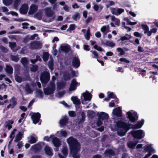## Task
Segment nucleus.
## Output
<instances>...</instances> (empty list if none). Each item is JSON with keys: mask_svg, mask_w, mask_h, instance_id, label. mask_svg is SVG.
<instances>
[{"mask_svg": "<svg viewBox=\"0 0 158 158\" xmlns=\"http://www.w3.org/2000/svg\"><path fill=\"white\" fill-rule=\"evenodd\" d=\"M57 132V133L59 134V136L60 137H66L67 136V133L65 131L61 130L60 131H58Z\"/></svg>", "mask_w": 158, "mask_h": 158, "instance_id": "f704fd0d", "label": "nucleus"}, {"mask_svg": "<svg viewBox=\"0 0 158 158\" xmlns=\"http://www.w3.org/2000/svg\"><path fill=\"white\" fill-rule=\"evenodd\" d=\"M29 141L31 143H35L37 141V138L31 136L29 138Z\"/></svg>", "mask_w": 158, "mask_h": 158, "instance_id": "58836bf2", "label": "nucleus"}, {"mask_svg": "<svg viewBox=\"0 0 158 158\" xmlns=\"http://www.w3.org/2000/svg\"><path fill=\"white\" fill-rule=\"evenodd\" d=\"M115 130H117L118 134L121 136H124L130 129L131 125L124 122L119 121L116 123Z\"/></svg>", "mask_w": 158, "mask_h": 158, "instance_id": "f03ea898", "label": "nucleus"}, {"mask_svg": "<svg viewBox=\"0 0 158 158\" xmlns=\"http://www.w3.org/2000/svg\"><path fill=\"white\" fill-rule=\"evenodd\" d=\"M61 50L65 52H68L70 50V47L68 45H61L60 46Z\"/></svg>", "mask_w": 158, "mask_h": 158, "instance_id": "c756f323", "label": "nucleus"}, {"mask_svg": "<svg viewBox=\"0 0 158 158\" xmlns=\"http://www.w3.org/2000/svg\"><path fill=\"white\" fill-rule=\"evenodd\" d=\"M111 19V21L114 22L116 25L118 26H119L120 21L118 19L116 18L114 16H112Z\"/></svg>", "mask_w": 158, "mask_h": 158, "instance_id": "72a5a7b5", "label": "nucleus"}, {"mask_svg": "<svg viewBox=\"0 0 158 158\" xmlns=\"http://www.w3.org/2000/svg\"><path fill=\"white\" fill-rule=\"evenodd\" d=\"M37 96L40 98H42L43 96V93L42 91L38 90L36 92Z\"/></svg>", "mask_w": 158, "mask_h": 158, "instance_id": "5fc2aeb1", "label": "nucleus"}, {"mask_svg": "<svg viewBox=\"0 0 158 158\" xmlns=\"http://www.w3.org/2000/svg\"><path fill=\"white\" fill-rule=\"evenodd\" d=\"M124 20L127 21L128 25H133L137 24L136 22H131L128 19L124 18Z\"/></svg>", "mask_w": 158, "mask_h": 158, "instance_id": "79ce46f5", "label": "nucleus"}, {"mask_svg": "<svg viewBox=\"0 0 158 158\" xmlns=\"http://www.w3.org/2000/svg\"><path fill=\"white\" fill-rule=\"evenodd\" d=\"M23 135V133L19 132L15 137V141L17 142L20 140L22 137Z\"/></svg>", "mask_w": 158, "mask_h": 158, "instance_id": "e433bc0d", "label": "nucleus"}, {"mask_svg": "<svg viewBox=\"0 0 158 158\" xmlns=\"http://www.w3.org/2000/svg\"><path fill=\"white\" fill-rule=\"evenodd\" d=\"M43 15V13L42 11H39L34 15V17L39 20L42 19Z\"/></svg>", "mask_w": 158, "mask_h": 158, "instance_id": "c85d7f7f", "label": "nucleus"}, {"mask_svg": "<svg viewBox=\"0 0 158 158\" xmlns=\"http://www.w3.org/2000/svg\"><path fill=\"white\" fill-rule=\"evenodd\" d=\"M53 60L52 59H51L48 62V66L50 69L52 71L53 70Z\"/></svg>", "mask_w": 158, "mask_h": 158, "instance_id": "37998d69", "label": "nucleus"}, {"mask_svg": "<svg viewBox=\"0 0 158 158\" xmlns=\"http://www.w3.org/2000/svg\"><path fill=\"white\" fill-rule=\"evenodd\" d=\"M90 52H92L94 56H92V57L93 58H96L98 56V54L96 51H90Z\"/></svg>", "mask_w": 158, "mask_h": 158, "instance_id": "69168bd1", "label": "nucleus"}, {"mask_svg": "<svg viewBox=\"0 0 158 158\" xmlns=\"http://www.w3.org/2000/svg\"><path fill=\"white\" fill-rule=\"evenodd\" d=\"M56 79L55 76H53L52 77V80L49 84L48 87L44 89V92L45 94L49 95L53 93L56 90L55 84L54 81Z\"/></svg>", "mask_w": 158, "mask_h": 158, "instance_id": "7ed1b4c3", "label": "nucleus"}, {"mask_svg": "<svg viewBox=\"0 0 158 158\" xmlns=\"http://www.w3.org/2000/svg\"><path fill=\"white\" fill-rule=\"evenodd\" d=\"M102 121H103L102 120L99 119V118H98V120L96 123V124L98 126H100L102 125Z\"/></svg>", "mask_w": 158, "mask_h": 158, "instance_id": "774afa93", "label": "nucleus"}, {"mask_svg": "<svg viewBox=\"0 0 158 158\" xmlns=\"http://www.w3.org/2000/svg\"><path fill=\"white\" fill-rule=\"evenodd\" d=\"M131 36L130 35L126 34V36L122 37L120 38V40L122 41L127 40L130 39Z\"/></svg>", "mask_w": 158, "mask_h": 158, "instance_id": "8fccbe9b", "label": "nucleus"}, {"mask_svg": "<svg viewBox=\"0 0 158 158\" xmlns=\"http://www.w3.org/2000/svg\"><path fill=\"white\" fill-rule=\"evenodd\" d=\"M143 29L144 31V33H147L149 30V27L147 25H142Z\"/></svg>", "mask_w": 158, "mask_h": 158, "instance_id": "4d7b16f0", "label": "nucleus"}, {"mask_svg": "<svg viewBox=\"0 0 158 158\" xmlns=\"http://www.w3.org/2000/svg\"><path fill=\"white\" fill-rule=\"evenodd\" d=\"M112 114L117 116H121V107H119L117 108L114 109L113 110Z\"/></svg>", "mask_w": 158, "mask_h": 158, "instance_id": "412c9836", "label": "nucleus"}, {"mask_svg": "<svg viewBox=\"0 0 158 158\" xmlns=\"http://www.w3.org/2000/svg\"><path fill=\"white\" fill-rule=\"evenodd\" d=\"M49 55L47 52H45L43 53V58L44 61H47L48 59Z\"/></svg>", "mask_w": 158, "mask_h": 158, "instance_id": "49530a36", "label": "nucleus"}, {"mask_svg": "<svg viewBox=\"0 0 158 158\" xmlns=\"http://www.w3.org/2000/svg\"><path fill=\"white\" fill-rule=\"evenodd\" d=\"M40 79L43 86H44L50 79L49 73L47 72L42 73L41 74Z\"/></svg>", "mask_w": 158, "mask_h": 158, "instance_id": "39448f33", "label": "nucleus"}, {"mask_svg": "<svg viewBox=\"0 0 158 158\" xmlns=\"http://www.w3.org/2000/svg\"><path fill=\"white\" fill-rule=\"evenodd\" d=\"M100 31L103 33L104 35H106L107 33L110 31L109 25L102 26L100 29Z\"/></svg>", "mask_w": 158, "mask_h": 158, "instance_id": "aec40b11", "label": "nucleus"}, {"mask_svg": "<svg viewBox=\"0 0 158 158\" xmlns=\"http://www.w3.org/2000/svg\"><path fill=\"white\" fill-rule=\"evenodd\" d=\"M117 51L119 52V54L120 55H123L125 54V52L123 50L120 48H118L117 49Z\"/></svg>", "mask_w": 158, "mask_h": 158, "instance_id": "bf43d9fd", "label": "nucleus"}, {"mask_svg": "<svg viewBox=\"0 0 158 158\" xmlns=\"http://www.w3.org/2000/svg\"><path fill=\"white\" fill-rule=\"evenodd\" d=\"M87 116L89 118H92L94 116V112L90 111H88Z\"/></svg>", "mask_w": 158, "mask_h": 158, "instance_id": "0e129e2a", "label": "nucleus"}, {"mask_svg": "<svg viewBox=\"0 0 158 158\" xmlns=\"http://www.w3.org/2000/svg\"><path fill=\"white\" fill-rule=\"evenodd\" d=\"M94 48L96 49V50L99 51H102L103 50L102 48L100 47H99L97 45H95L94 46Z\"/></svg>", "mask_w": 158, "mask_h": 158, "instance_id": "338daca9", "label": "nucleus"}, {"mask_svg": "<svg viewBox=\"0 0 158 158\" xmlns=\"http://www.w3.org/2000/svg\"><path fill=\"white\" fill-rule=\"evenodd\" d=\"M54 137L53 135H50V137L48 136H45L44 137V140H46L47 141H50V139H52L53 137Z\"/></svg>", "mask_w": 158, "mask_h": 158, "instance_id": "e2e57ef3", "label": "nucleus"}, {"mask_svg": "<svg viewBox=\"0 0 158 158\" xmlns=\"http://www.w3.org/2000/svg\"><path fill=\"white\" fill-rule=\"evenodd\" d=\"M111 13L114 15H118L122 13L124 11V10L122 8L116 9L114 8H111L110 9Z\"/></svg>", "mask_w": 158, "mask_h": 158, "instance_id": "f8f14e48", "label": "nucleus"}, {"mask_svg": "<svg viewBox=\"0 0 158 158\" xmlns=\"http://www.w3.org/2000/svg\"><path fill=\"white\" fill-rule=\"evenodd\" d=\"M67 142L69 145L70 153L73 158H80V155L78 153L81 148L80 143L77 140L71 136L67 139Z\"/></svg>", "mask_w": 158, "mask_h": 158, "instance_id": "f257e3e1", "label": "nucleus"}, {"mask_svg": "<svg viewBox=\"0 0 158 158\" xmlns=\"http://www.w3.org/2000/svg\"><path fill=\"white\" fill-rule=\"evenodd\" d=\"M61 153L62 155L61 154H59V156L60 158H65L68 155V148L66 147H63L62 151Z\"/></svg>", "mask_w": 158, "mask_h": 158, "instance_id": "f3484780", "label": "nucleus"}, {"mask_svg": "<svg viewBox=\"0 0 158 158\" xmlns=\"http://www.w3.org/2000/svg\"><path fill=\"white\" fill-rule=\"evenodd\" d=\"M98 114L99 119H101L103 121L104 120L105 122H107V120L109 117L108 115L107 114L103 112H101L100 113H98Z\"/></svg>", "mask_w": 158, "mask_h": 158, "instance_id": "ddd939ff", "label": "nucleus"}, {"mask_svg": "<svg viewBox=\"0 0 158 158\" xmlns=\"http://www.w3.org/2000/svg\"><path fill=\"white\" fill-rule=\"evenodd\" d=\"M65 84L63 82H59L57 84V89L58 90L60 89L64 86Z\"/></svg>", "mask_w": 158, "mask_h": 158, "instance_id": "c03bdc74", "label": "nucleus"}, {"mask_svg": "<svg viewBox=\"0 0 158 158\" xmlns=\"http://www.w3.org/2000/svg\"><path fill=\"white\" fill-rule=\"evenodd\" d=\"M16 46V43L15 42H9V46L11 50H13V52L14 51L13 50L14 48H15Z\"/></svg>", "mask_w": 158, "mask_h": 158, "instance_id": "a18cd8bd", "label": "nucleus"}, {"mask_svg": "<svg viewBox=\"0 0 158 158\" xmlns=\"http://www.w3.org/2000/svg\"><path fill=\"white\" fill-rule=\"evenodd\" d=\"M44 150L46 153L48 155L52 156V148L48 146H46Z\"/></svg>", "mask_w": 158, "mask_h": 158, "instance_id": "473e14b6", "label": "nucleus"}, {"mask_svg": "<svg viewBox=\"0 0 158 158\" xmlns=\"http://www.w3.org/2000/svg\"><path fill=\"white\" fill-rule=\"evenodd\" d=\"M92 95L88 92L82 93L81 96V99L82 104H86L87 101H90L92 98Z\"/></svg>", "mask_w": 158, "mask_h": 158, "instance_id": "423d86ee", "label": "nucleus"}, {"mask_svg": "<svg viewBox=\"0 0 158 158\" xmlns=\"http://www.w3.org/2000/svg\"><path fill=\"white\" fill-rule=\"evenodd\" d=\"M130 133L134 138L138 139L143 138L145 135L144 131L141 130L133 131Z\"/></svg>", "mask_w": 158, "mask_h": 158, "instance_id": "20e7f679", "label": "nucleus"}, {"mask_svg": "<svg viewBox=\"0 0 158 158\" xmlns=\"http://www.w3.org/2000/svg\"><path fill=\"white\" fill-rule=\"evenodd\" d=\"M13 123V121L12 120H10L7 122H6L4 124V126L6 128H7L8 130H10L12 128V126L11 125Z\"/></svg>", "mask_w": 158, "mask_h": 158, "instance_id": "7c9ffc66", "label": "nucleus"}, {"mask_svg": "<svg viewBox=\"0 0 158 158\" xmlns=\"http://www.w3.org/2000/svg\"><path fill=\"white\" fill-rule=\"evenodd\" d=\"M144 121L143 119L139 121L135 124L133 126L132 128L135 129L141 128L144 124Z\"/></svg>", "mask_w": 158, "mask_h": 158, "instance_id": "4be33fe9", "label": "nucleus"}, {"mask_svg": "<svg viewBox=\"0 0 158 158\" xmlns=\"http://www.w3.org/2000/svg\"><path fill=\"white\" fill-rule=\"evenodd\" d=\"M15 79L16 81L19 82L20 83L22 81V79L20 76L17 75H15Z\"/></svg>", "mask_w": 158, "mask_h": 158, "instance_id": "603ef678", "label": "nucleus"}, {"mask_svg": "<svg viewBox=\"0 0 158 158\" xmlns=\"http://www.w3.org/2000/svg\"><path fill=\"white\" fill-rule=\"evenodd\" d=\"M42 44L39 41H34L30 45V48L32 49H39L41 48Z\"/></svg>", "mask_w": 158, "mask_h": 158, "instance_id": "1a4fd4ad", "label": "nucleus"}, {"mask_svg": "<svg viewBox=\"0 0 158 158\" xmlns=\"http://www.w3.org/2000/svg\"><path fill=\"white\" fill-rule=\"evenodd\" d=\"M35 85L33 84L30 85L27 84L25 88V90L28 94H31L35 90Z\"/></svg>", "mask_w": 158, "mask_h": 158, "instance_id": "4468645a", "label": "nucleus"}, {"mask_svg": "<svg viewBox=\"0 0 158 158\" xmlns=\"http://www.w3.org/2000/svg\"><path fill=\"white\" fill-rule=\"evenodd\" d=\"M11 60L15 62H17L19 60V58L18 56H15L11 55Z\"/></svg>", "mask_w": 158, "mask_h": 158, "instance_id": "3c124183", "label": "nucleus"}, {"mask_svg": "<svg viewBox=\"0 0 158 158\" xmlns=\"http://www.w3.org/2000/svg\"><path fill=\"white\" fill-rule=\"evenodd\" d=\"M42 144V143L35 144L33 145L32 147V148L35 151H37L41 149L42 147L41 145Z\"/></svg>", "mask_w": 158, "mask_h": 158, "instance_id": "2f4dec72", "label": "nucleus"}, {"mask_svg": "<svg viewBox=\"0 0 158 158\" xmlns=\"http://www.w3.org/2000/svg\"><path fill=\"white\" fill-rule=\"evenodd\" d=\"M40 114L39 113H32L31 115V118L33 123L34 124L38 123L40 120Z\"/></svg>", "mask_w": 158, "mask_h": 158, "instance_id": "9b49d317", "label": "nucleus"}, {"mask_svg": "<svg viewBox=\"0 0 158 158\" xmlns=\"http://www.w3.org/2000/svg\"><path fill=\"white\" fill-rule=\"evenodd\" d=\"M38 69V66L36 65H32L31 67V71L35 72Z\"/></svg>", "mask_w": 158, "mask_h": 158, "instance_id": "052dcab7", "label": "nucleus"}, {"mask_svg": "<svg viewBox=\"0 0 158 158\" xmlns=\"http://www.w3.org/2000/svg\"><path fill=\"white\" fill-rule=\"evenodd\" d=\"M41 60V59L40 58V56H36V59L34 60H31V61L32 63H35L37 61H40Z\"/></svg>", "mask_w": 158, "mask_h": 158, "instance_id": "680f3d73", "label": "nucleus"}, {"mask_svg": "<svg viewBox=\"0 0 158 158\" xmlns=\"http://www.w3.org/2000/svg\"><path fill=\"white\" fill-rule=\"evenodd\" d=\"M116 96L113 93L108 92L107 97L104 99V100L106 101H108L111 98H115Z\"/></svg>", "mask_w": 158, "mask_h": 158, "instance_id": "bb28decb", "label": "nucleus"}, {"mask_svg": "<svg viewBox=\"0 0 158 158\" xmlns=\"http://www.w3.org/2000/svg\"><path fill=\"white\" fill-rule=\"evenodd\" d=\"M127 118L131 122L134 123L138 119L137 113L133 110H131L127 113Z\"/></svg>", "mask_w": 158, "mask_h": 158, "instance_id": "6e6552de", "label": "nucleus"}, {"mask_svg": "<svg viewBox=\"0 0 158 158\" xmlns=\"http://www.w3.org/2000/svg\"><path fill=\"white\" fill-rule=\"evenodd\" d=\"M137 143L138 142H137L135 143H134L133 142H130L127 143V144L129 148L131 149H133L135 148Z\"/></svg>", "mask_w": 158, "mask_h": 158, "instance_id": "a19ab883", "label": "nucleus"}, {"mask_svg": "<svg viewBox=\"0 0 158 158\" xmlns=\"http://www.w3.org/2000/svg\"><path fill=\"white\" fill-rule=\"evenodd\" d=\"M10 103L7 106V108L8 109L13 108L17 103L16 99L15 97H13L10 99Z\"/></svg>", "mask_w": 158, "mask_h": 158, "instance_id": "dca6fc26", "label": "nucleus"}, {"mask_svg": "<svg viewBox=\"0 0 158 158\" xmlns=\"http://www.w3.org/2000/svg\"><path fill=\"white\" fill-rule=\"evenodd\" d=\"M45 14L48 17H51L52 15V13L51 11V8L47 7L44 9Z\"/></svg>", "mask_w": 158, "mask_h": 158, "instance_id": "393cba45", "label": "nucleus"}, {"mask_svg": "<svg viewBox=\"0 0 158 158\" xmlns=\"http://www.w3.org/2000/svg\"><path fill=\"white\" fill-rule=\"evenodd\" d=\"M52 142L55 147H59L60 144L59 139L54 135L52 139Z\"/></svg>", "mask_w": 158, "mask_h": 158, "instance_id": "5701e85b", "label": "nucleus"}, {"mask_svg": "<svg viewBox=\"0 0 158 158\" xmlns=\"http://www.w3.org/2000/svg\"><path fill=\"white\" fill-rule=\"evenodd\" d=\"M77 85V82L75 80H73L69 88V91H73L75 90Z\"/></svg>", "mask_w": 158, "mask_h": 158, "instance_id": "6ab92c4d", "label": "nucleus"}, {"mask_svg": "<svg viewBox=\"0 0 158 158\" xmlns=\"http://www.w3.org/2000/svg\"><path fill=\"white\" fill-rule=\"evenodd\" d=\"M3 2L5 5L7 6L12 3V0H3Z\"/></svg>", "mask_w": 158, "mask_h": 158, "instance_id": "09e8293b", "label": "nucleus"}, {"mask_svg": "<svg viewBox=\"0 0 158 158\" xmlns=\"http://www.w3.org/2000/svg\"><path fill=\"white\" fill-rule=\"evenodd\" d=\"M28 62L27 59L26 58H23L21 59V62L24 66L27 65L28 63Z\"/></svg>", "mask_w": 158, "mask_h": 158, "instance_id": "de8ad7c7", "label": "nucleus"}, {"mask_svg": "<svg viewBox=\"0 0 158 158\" xmlns=\"http://www.w3.org/2000/svg\"><path fill=\"white\" fill-rule=\"evenodd\" d=\"M5 70L6 72L9 74H11L13 73V69L12 67L9 65L6 66Z\"/></svg>", "mask_w": 158, "mask_h": 158, "instance_id": "c9c22d12", "label": "nucleus"}, {"mask_svg": "<svg viewBox=\"0 0 158 158\" xmlns=\"http://www.w3.org/2000/svg\"><path fill=\"white\" fill-rule=\"evenodd\" d=\"M144 149L145 152H148L149 153L146 155L143 158H148L151 155L152 153H154L156 152L151 144L146 145L144 147Z\"/></svg>", "mask_w": 158, "mask_h": 158, "instance_id": "0eeeda50", "label": "nucleus"}, {"mask_svg": "<svg viewBox=\"0 0 158 158\" xmlns=\"http://www.w3.org/2000/svg\"><path fill=\"white\" fill-rule=\"evenodd\" d=\"M71 100L76 106L79 105L81 104L80 99L76 96L72 97L71 98Z\"/></svg>", "mask_w": 158, "mask_h": 158, "instance_id": "b1692460", "label": "nucleus"}, {"mask_svg": "<svg viewBox=\"0 0 158 158\" xmlns=\"http://www.w3.org/2000/svg\"><path fill=\"white\" fill-rule=\"evenodd\" d=\"M102 2L105 4L107 8H108L110 6L114 4V2L110 0H103Z\"/></svg>", "mask_w": 158, "mask_h": 158, "instance_id": "a878e982", "label": "nucleus"}, {"mask_svg": "<svg viewBox=\"0 0 158 158\" xmlns=\"http://www.w3.org/2000/svg\"><path fill=\"white\" fill-rule=\"evenodd\" d=\"M72 64L73 66L75 68H77L79 67L80 62L77 55H75L73 57Z\"/></svg>", "mask_w": 158, "mask_h": 158, "instance_id": "9d476101", "label": "nucleus"}, {"mask_svg": "<svg viewBox=\"0 0 158 158\" xmlns=\"http://www.w3.org/2000/svg\"><path fill=\"white\" fill-rule=\"evenodd\" d=\"M106 44L108 46L113 47L114 46L115 44L112 41H108L106 42Z\"/></svg>", "mask_w": 158, "mask_h": 158, "instance_id": "864d4df0", "label": "nucleus"}, {"mask_svg": "<svg viewBox=\"0 0 158 158\" xmlns=\"http://www.w3.org/2000/svg\"><path fill=\"white\" fill-rule=\"evenodd\" d=\"M28 9V6L27 4H23L19 10L20 12L23 14L27 13Z\"/></svg>", "mask_w": 158, "mask_h": 158, "instance_id": "a211bd4d", "label": "nucleus"}, {"mask_svg": "<svg viewBox=\"0 0 158 158\" xmlns=\"http://www.w3.org/2000/svg\"><path fill=\"white\" fill-rule=\"evenodd\" d=\"M90 29H88L86 34H85L84 35V37L85 39L87 40H89L91 34L90 33Z\"/></svg>", "mask_w": 158, "mask_h": 158, "instance_id": "ea45409f", "label": "nucleus"}, {"mask_svg": "<svg viewBox=\"0 0 158 158\" xmlns=\"http://www.w3.org/2000/svg\"><path fill=\"white\" fill-rule=\"evenodd\" d=\"M64 79L66 80H68L70 79L71 77L69 73H66L64 75Z\"/></svg>", "mask_w": 158, "mask_h": 158, "instance_id": "6e6d98bb", "label": "nucleus"}, {"mask_svg": "<svg viewBox=\"0 0 158 158\" xmlns=\"http://www.w3.org/2000/svg\"><path fill=\"white\" fill-rule=\"evenodd\" d=\"M104 154L105 156L113 155L114 154V152L111 149L106 150Z\"/></svg>", "mask_w": 158, "mask_h": 158, "instance_id": "4c0bfd02", "label": "nucleus"}, {"mask_svg": "<svg viewBox=\"0 0 158 158\" xmlns=\"http://www.w3.org/2000/svg\"><path fill=\"white\" fill-rule=\"evenodd\" d=\"M68 118L67 117H64L62 118L60 121V126L61 127H63L68 122Z\"/></svg>", "mask_w": 158, "mask_h": 158, "instance_id": "cd10ccee", "label": "nucleus"}, {"mask_svg": "<svg viewBox=\"0 0 158 158\" xmlns=\"http://www.w3.org/2000/svg\"><path fill=\"white\" fill-rule=\"evenodd\" d=\"M80 17L79 14L78 13L75 14L73 16V19L75 20H78L79 19Z\"/></svg>", "mask_w": 158, "mask_h": 158, "instance_id": "13d9d810", "label": "nucleus"}, {"mask_svg": "<svg viewBox=\"0 0 158 158\" xmlns=\"http://www.w3.org/2000/svg\"><path fill=\"white\" fill-rule=\"evenodd\" d=\"M38 9V6L34 4H33L30 7L28 14L30 15H33L37 10Z\"/></svg>", "mask_w": 158, "mask_h": 158, "instance_id": "2eb2a0df", "label": "nucleus"}]
</instances>
